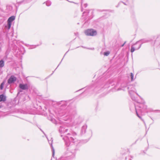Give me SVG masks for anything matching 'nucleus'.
<instances>
[{
    "instance_id": "1",
    "label": "nucleus",
    "mask_w": 160,
    "mask_h": 160,
    "mask_svg": "<svg viewBox=\"0 0 160 160\" xmlns=\"http://www.w3.org/2000/svg\"><path fill=\"white\" fill-rule=\"evenodd\" d=\"M61 136L64 141L66 147L65 150L66 151L64 153V157H61L60 160H64V158H67L71 156L72 154L74 155L75 153L76 149L75 145L71 144V142L74 143H77L78 142V139L77 138V134L74 132L71 131L67 134L66 136L63 137L61 135Z\"/></svg>"
},
{
    "instance_id": "2",
    "label": "nucleus",
    "mask_w": 160,
    "mask_h": 160,
    "mask_svg": "<svg viewBox=\"0 0 160 160\" xmlns=\"http://www.w3.org/2000/svg\"><path fill=\"white\" fill-rule=\"evenodd\" d=\"M86 88L85 90L82 93L83 94L88 93V94L91 95L94 92H98L101 89V87L97 84L89 86L87 87Z\"/></svg>"
},
{
    "instance_id": "3",
    "label": "nucleus",
    "mask_w": 160,
    "mask_h": 160,
    "mask_svg": "<svg viewBox=\"0 0 160 160\" xmlns=\"http://www.w3.org/2000/svg\"><path fill=\"white\" fill-rule=\"evenodd\" d=\"M15 19V17L14 16L9 17L8 20L7 25H5L3 28V32L6 33L7 36H8V32L11 28L12 22Z\"/></svg>"
},
{
    "instance_id": "4",
    "label": "nucleus",
    "mask_w": 160,
    "mask_h": 160,
    "mask_svg": "<svg viewBox=\"0 0 160 160\" xmlns=\"http://www.w3.org/2000/svg\"><path fill=\"white\" fill-rule=\"evenodd\" d=\"M136 112H139L142 113L144 112L147 108V106L144 103H140L137 102L134 104Z\"/></svg>"
},
{
    "instance_id": "5",
    "label": "nucleus",
    "mask_w": 160,
    "mask_h": 160,
    "mask_svg": "<svg viewBox=\"0 0 160 160\" xmlns=\"http://www.w3.org/2000/svg\"><path fill=\"white\" fill-rule=\"evenodd\" d=\"M71 130L70 128L67 126L65 124H64L60 126L59 132L61 134L64 133L67 134L68 132H70Z\"/></svg>"
},
{
    "instance_id": "6",
    "label": "nucleus",
    "mask_w": 160,
    "mask_h": 160,
    "mask_svg": "<svg viewBox=\"0 0 160 160\" xmlns=\"http://www.w3.org/2000/svg\"><path fill=\"white\" fill-rule=\"evenodd\" d=\"M142 43H139V42L137 41L135 44L131 46L130 51L133 52L135 50L139 49L141 47Z\"/></svg>"
},
{
    "instance_id": "7",
    "label": "nucleus",
    "mask_w": 160,
    "mask_h": 160,
    "mask_svg": "<svg viewBox=\"0 0 160 160\" xmlns=\"http://www.w3.org/2000/svg\"><path fill=\"white\" fill-rule=\"evenodd\" d=\"M85 33L87 36H95L97 34L96 31L92 29H89L85 31Z\"/></svg>"
},
{
    "instance_id": "8",
    "label": "nucleus",
    "mask_w": 160,
    "mask_h": 160,
    "mask_svg": "<svg viewBox=\"0 0 160 160\" xmlns=\"http://www.w3.org/2000/svg\"><path fill=\"white\" fill-rule=\"evenodd\" d=\"M17 80V78L14 75H11L8 80V83L11 85L14 83Z\"/></svg>"
},
{
    "instance_id": "9",
    "label": "nucleus",
    "mask_w": 160,
    "mask_h": 160,
    "mask_svg": "<svg viewBox=\"0 0 160 160\" xmlns=\"http://www.w3.org/2000/svg\"><path fill=\"white\" fill-rule=\"evenodd\" d=\"M68 101H61L58 102L57 103L58 105H60L61 109L65 107L67 105Z\"/></svg>"
},
{
    "instance_id": "10",
    "label": "nucleus",
    "mask_w": 160,
    "mask_h": 160,
    "mask_svg": "<svg viewBox=\"0 0 160 160\" xmlns=\"http://www.w3.org/2000/svg\"><path fill=\"white\" fill-rule=\"evenodd\" d=\"M154 45L156 47H158L160 45V35H158L156 38Z\"/></svg>"
},
{
    "instance_id": "11",
    "label": "nucleus",
    "mask_w": 160,
    "mask_h": 160,
    "mask_svg": "<svg viewBox=\"0 0 160 160\" xmlns=\"http://www.w3.org/2000/svg\"><path fill=\"white\" fill-rule=\"evenodd\" d=\"M19 87L20 88L23 90H26L28 89V86L27 84H23L20 83L19 85Z\"/></svg>"
},
{
    "instance_id": "12",
    "label": "nucleus",
    "mask_w": 160,
    "mask_h": 160,
    "mask_svg": "<svg viewBox=\"0 0 160 160\" xmlns=\"http://www.w3.org/2000/svg\"><path fill=\"white\" fill-rule=\"evenodd\" d=\"M87 128V126L86 125H84L81 128L80 134L82 135L85 133L86 132V130Z\"/></svg>"
},
{
    "instance_id": "13",
    "label": "nucleus",
    "mask_w": 160,
    "mask_h": 160,
    "mask_svg": "<svg viewBox=\"0 0 160 160\" xmlns=\"http://www.w3.org/2000/svg\"><path fill=\"white\" fill-rule=\"evenodd\" d=\"M31 0H22L21 1L17 2V4L19 5L22 4H24L29 2Z\"/></svg>"
},
{
    "instance_id": "14",
    "label": "nucleus",
    "mask_w": 160,
    "mask_h": 160,
    "mask_svg": "<svg viewBox=\"0 0 160 160\" xmlns=\"http://www.w3.org/2000/svg\"><path fill=\"white\" fill-rule=\"evenodd\" d=\"M130 87H128V92L129 93L130 95L132 94V93L133 92H135L136 91V89L134 88H131V89H129Z\"/></svg>"
},
{
    "instance_id": "15",
    "label": "nucleus",
    "mask_w": 160,
    "mask_h": 160,
    "mask_svg": "<svg viewBox=\"0 0 160 160\" xmlns=\"http://www.w3.org/2000/svg\"><path fill=\"white\" fill-rule=\"evenodd\" d=\"M120 83L119 82H117V84L115 86V89L116 91H118L122 90L121 88H120L119 86Z\"/></svg>"
},
{
    "instance_id": "16",
    "label": "nucleus",
    "mask_w": 160,
    "mask_h": 160,
    "mask_svg": "<svg viewBox=\"0 0 160 160\" xmlns=\"http://www.w3.org/2000/svg\"><path fill=\"white\" fill-rule=\"evenodd\" d=\"M6 100V97L2 94L0 95V102H4Z\"/></svg>"
},
{
    "instance_id": "17",
    "label": "nucleus",
    "mask_w": 160,
    "mask_h": 160,
    "mask_svg": "<svg viewBox=\"0 0 160 160\" xmlns=\"http://www.w3.org/2000/svg\"><path fill=\"white\" fill-rule=\"evenodd\" d=\"M116 82H114L113 80H110L108 82V84L110 85L108 87H110V85L111 86H112L113 85L115 84V83Z\"/></svg>"
},
{
    "instance_id": "18",
    "label": "nucleus",
    "mask_w": 160,
    "mask_h": 160,
    "mask_svg": "<svg viewBox=\"0 0 160 160\" xmlns=\"http://www.w3.org/2000/svg\"><path fill=\"white\" fill-rule=\"evenodd\" d=\"M138 41L139 42V43H142V44L143 43L148 42L149 40L146 39H144L140 40Z\"/></svg>"
},
{
    "instance_id": "19",
    "label": "nucleus",
    "mask_w": 160,
    "mask_h": 160,
    "mask_svg": "<svg viewBox=\"0 0 160 160\" xmlns=\"http://www.w3.org/2000/svg\"><path fill=\"white\" fill-rule=\"evenodd\" d=\"M52 141H51V143H50V142H49V143L51 146V149H52V156L53 157H54V153H55V151H54V148L53 147L52 145Z\"/></svg>"
},
{
    "instance_id": "20",
    "label": "nucleus",
    "mask_w": 160,
    "mask_h": 160,
    "mask_svg": "<svg viewBox=\"0 0 160 160\" xmlns=\"http://www.w3.org/2000/svg\"><path fill=\"white\" fill-rule=\"evenodd\" d=\"M136 112V113L137 116L139 118H140L141 120H142L143 122L144 123L145 125V122L143 119L139 115V114L138 113L139 112Z\"/></svg>"
},
{
    "instance_id": "21",
    "label": "nucleus",
    "mask_w": 160,
    "mask_h": 160,
    "mask_svg": "<svg viewBox=\"0 0 160 160\" xmlns=\"http://www.w3.org/2000/svg\"><path fill=\"white\" fill-rule=\"evenodd\" d=\"M4 62L3 60H0V68H2L4 67Z\"/></svg>"
},
{
    "instance_id": "22",
    "label": "nucleus",
    "mask_w": 160,
    "mask_h": 160,
    "mask_svg": "<svg viewBox=\"0 0 160 160\" xmlns=\"http://www.w3.org/2000/svg\"><path fill=\"white\" fill-rule=\"evenodd\" d=\"M76 113V112L75 111H73L72 110H71L69 112V115H74Z\"/></svg>"
},
{
    "instance_id": "23",
    "label": "nucleus",
    "mask_w": 160,
    "mask_h": 160,
    "mask_svg": "<svg viewBox=\"0 0 160 160\" xmlns=\"http://www.w3.org/2000/svg\"><path fill=\"white\" fill-rule=\"evenodd\" d=\"M130 95H131V98H132V99L133 101H136V102H137H137H138L136 98L135 97H134V96L132 94Z\"/></svg>"
},
{
    "instance_id": "24",
    "label": "nucleus",
    "mask_w": 160,
    "mask_h": 160,
    "mask_svg": "<svg viewBox=\"0 0 160 160\" xmlns=\"http://www.w3.org/2000/svg\"><path fill=\"white\" fill-rule=\"evenodd\" d=\"M28 46H29V48L30 49H33V48H35L36 47L38 46L39 45H28Z\"/></svg>"
},
{
    "instance_id": "25",
    "label": "nucleus",
    "mask_w": 160,
    "mask_h": 160,
    "mask_svg": "<svg viewBox=\"0 0 160 160\" xmlns=\"http://www.w3.org/2000/svg\"><path fill=\"white\" fill-rule=\"evenodd\" d=\"M130 74V77L131 79V81H133L135 79V78L134 79V74L132 72H131Z\"/></svg>"
},
{
    "instance_id": "26",
    "label": "nucleus",
    "mask_w": 160,
    "mask_h": 160,
    "mask_svg": "<svg viewBox=\"0 0 160 160\" xmlns=\"http://www.w3.org/2000/svg\"><path fill=\"white\" fill-rule=\"evenodd\" d=\"M10 50L9 49H8L7 50V51H6V53H5L6 58H7V56L8 55V54H9V52H10Z\"/></svg>"
},
{
    "instance_id": "27",
    "label": "nucleus",
    "mask_w": 160,
    "mask_h": 160,
    "mask_svg": "<svg viewBox=\"0 0 160 160\" xmlns=\"http://www.w3.org/2000/svg\"><path fill=\"white\" fill-rule=\"evenodd\" d=\"M51 2L49 1H47L46 2V4L47 6H49L51 5Z\"/></svg>"
},
{
    "instance_id": "28",
    "label": "nucleus",
    "mask_w": 160,
    "mask_h": 160,
    "mask_svg": "<svg viewBox=\"0 0 160 160\" xmlns=\"http://www.w3.org/2000/svg\"><path fill=\"white\" fill-rule=\"evenodd\" d=\"M110 54V52L109 51H107L106 52H105L103 53V54L105 56H108Z\"/></svg>"
},
{
    "instance_id": "29",
    "label": "nucleus",
    "mask_w": 160,
    "mask_h": 160,
    "mask_svg": "<svg viewBox=\"0 0 160 160\" xmlns=\"http://www.w3.org/2000/svg\"><path fill=\"white\" fill-rule=\"evenodd\" d=\"M4 82L3 81V82H2L0 85V88L1 90H2L3 88V86L4 84Z\"/></svg>"
},
{
    "instance_id": "30",
    "label": "nucleus",
    "mask_w": 160,
    "mask_h": 160,
    "mask_svg": "<svg viewBox=\"0 0 160 160\" xmlns=\"http://www.w3.org/2000/svg\"><path fill=\"white\" fill-rule=\"evenodd\" d=\"M12 7L11 6H8L7 7V9H8L9 11H11L12 9Z\"/></svg>"
},
{
    "instance_id": "31",
    "label": "nucleus",
    "mask_w": 160,
    "mask_h": 160,
    "mask_svg": "<svg viewBox=\"0 0 160 160\" xmlns=\"http://www.w3.org/2000/svg\"><path fill=\"white\" fill-rule=\"evenodd\" d=\"M3 44V42H0V52L1 51V48L2 46V45Z\"/></svg>"
},
{
    "instance_id": "32",
    "label": "nucleus",
    "mask_w": 160,
    "mask_h": 160,
    "mask_svg": "<svg viewBox=\"0 0 160 160\" xmlns=\"http://www.w3.org/2000/svg\"><path fill=\"white\" fill-rule=\"evenodd\" d=\"M17 46H16V45H14L13 46V50H15V51H16L17 50Z\"/></svg>"
},
{
    "instance_id": "33",
    "label": "nucleus",
    "mask_w": 160,
    "mask_h": 160,
    "mask_svg": "<svg viewBox=\"0 0 160 160\" xmlns=\"http://www.w3.org/2000/svg\"><path fill=\"white\" fill-rule=\"evenodd\" d=\"M88 132L90 133V135H89V137H90L92 135V131L90 130L88 131Z\"/></svg>"
},
{
    "instance_id": "34",
    "label": "nucleus",
    "mask_w": 160,
    "mask_h": 160,
    "mask_svg": "<svg viewBox=\"0 0 160 160\" xmlns=\"http://www.w3.org/2000/svg\"><path fill=\"white\" fill-rule=\"evenodd\" d=\"M82 47L83 48H86V49H91V50H94V48H87L86 47H83V46H82Z\"/></svg>"
},
{
    "instance_id": "35",
    "label": "nucleus",
    "mask_w": 160,
    "mask_h": 160,
    "mask_svg": "<svg viewBox=\"0 0 160 160\" xmlns=\"http://www.w3.org/2000/svg\"><path fill=\"white\" fill-rule=\"evenodd\" d=\"M87 6H88L87 4V3H85V4H84V5H83V7L85 8H86V7H87Z\"/></svg>"
},
{
    "instance_id": "36",
    "label": "nucleus",
    "mask_w": 160,
    "mask_h": 160,
    "mask_svg": "<svg viewBox=\"0 0 160 160\" xmlns=\"http://www.w3.org/2000/svg\"><path fill=\"white\" fill-rule=\"evenodd\" d=\"M152 111L155 112H160V110H155L154 111L152 110Z\"/></svg>"
},
{
    "instance_id": "37",
    "label": "nucleus",
    "mask_w": 160,
    "mask_h": 160,
    "mask_svg": "<svg viewBox=\"0 0 160 160\" xmlns=\"http://www.w3.org/2000/svg\"><path fill=\"white\" fill-rule=\"evenodd\" d=\"M86 14H87V12H84L83 13V16H84L85 15H86Z\"/></svg>"
},
{
    "instance_id": "38",
    "label": "nucleus",
    "mask_w": 160,
    "mask_h": 160,
    "mask_svg": "<svg viewBox=\"0 0 160 160\" xmlns=\"http://www.w3.org/2000/svg\"><path fill=\"white\" fill-rule=\"evenodd\" d=\"M82 122V121L81 120L80 122H77L76 123V124H79L81 122Z\"/></svg>"
},
{
    "instance_id": "39",
    "label": "nucleus",
    "mask_w": 160,
    "mask_h": 160,
    "mask_svg": "<svg viewBox=\"0 0 160 160\" xmlns=\"http://www.w3.org/2000/svg\"><path fill=\"white\" fill-rule=\"evenodd\" d=\"M126 41H125V42H124V43H123V44H122V45H121V47H123V46H124V44L126 43Z\"/></svg>"
},
{
    "instance_id": "40",
    "label": "nucleus",
    "mask_w": 160,
    "mask_h": 160,
    "mask_svg": "<svg viewBox=\"0 0 160 160\" xmlns=\"http://www.w3.org/2000/svg\"><path fill=\"white\" fill-rule=\"evenodd\" d=\"M83 88H82V89H80V90H78L77 91V92H78V91H80V90H82V89H83Z\"/></svg>"
},
{
    "instance_id": "41",
    "label": "nucleus",
    "mask_w": 160,
    "mask_h": 160,
    "mask_svg": "<svg viewBox=\"0 0 160 160\" xmlns=\"http://www.w3.org/2000/svg\"><path fill=\"white\" fill-rule=\"evenodd\" d=\"M63 58L62 59L61 62H60V63L58 65V66L59 65V64L61 63V62H62V59H63Z\"/></svg>"
},
{
    "instance_id": "42",
    "label": "nucleus",
    "mask_w": 160,
    "mask_h": 160,
    "mask_svg": "<svg viewBox=\"0 0 160 160\" xmlns=\"http://www.w3.org/2000/svg\"><path fill=\"white\" fill-rule=\"evenodd\" d=\"M75 35H77L78 34V33H75Z\"/></svg>"
},
{
    "instance_id": "43",
    "label": "nucleus",
    "mask_w": 160,
    "mask_h": 160,
    "mask_svg": "<svg viewBox=\"0 0 160 160\" xmlns=\"http://www.w3.org/2000/svg\"><path fill=\"white\" fill-rule=\"evenodd\" d=\"M11 36L12 37L13 36V33H12V35H11Z\"/></svg>"
},
{
    "instance_id": "44",
    "label": "nucleus",
    "mask_w": 160,
    "mask_h": 160,
    "mask_svg": "<svg viewBox=\"0 0 160 160\" xmlns=\"http://www.w3.org/2000/svg\"><path fill=\"white\" fill-rule=\"evenodd\" d=\"M50 113H51V114H52V115H51V117H52V115H53V114H52V113H51V112H50Z\"/></svg>"
},
{
    "instance_id": "45",
    "label": "nucleus",
    "mask_w": 160,
    "mask_h": 160,
    "mask_svg": "<svg viewBox=\"0 0 160 160\" xmlns=\"http://www.w3.org/2000/svg\"><path fill=\"white\" fill-rule=\"evenodd\" d=\"M150 118L152 120H153L152 118H151V117H150Z\"/></svg>"
},
{
    "instance_id": "46",
    "label": "nucleus",
    "mask_w": 160,
    "mask_h": 160,
    "mask_svg": "<svg viewBox=\"0 0 160 160\" xmlns=\"http://www.w3.org/2000/svg\"><path fill=\"white\" fill-rule=\"evenodd\" d=\"M121 2L123 3V4H125V5H126V4H125L124 3V2Z\"/></svg>"
},
{
    "instance_id": "47",
    "label": "nucleus",
    "mask_w": 160,
    "mask_h": 160,
    "mask_svg": "<svg viewBox=\"0 0 160 160\" xmlns=\"http://www.w3.org/2000/svg\"><path fill=\"white\" fill-rule=\"evenodd\" d=\"M67 53V52H66V53H65V55H64V56H65V55L66 54V53Z\"/></svg>"
},
{
    "instance_id": "48",
    "label": "nucleus",
    "mask_w": 160,
    "mask_h": 160,
    "mask_svg": "<svg viewBox=\"0 0 160 160\" xmlns=\"http://www.w3.org/2000/svg\"><path fill=\"white\" fill-rule=\"evenodd\" d=\"M41 130L42 131V132H43V131H42L41 129ZM44 133V132H43Z\"/></svg>"
},
{
    "instance_id": "49",
    "label": "nucleus",
    "mask_w": 160,
    "mask_h": 160,
    "mask_svg": "<svg viewBox=\"0 0 160 160\" xmlns=\"http://www.w3.org/2000/svg\"><path fill=\"white\" fill-rule=\"evenodd\" d=\"M81 5H82V2Z\"/></svg>"
},
{
    "instance_id": "50",
    "label": "nucleus",
    "mask_w": 160,
    "mask_h": 160,
    "mask_svg": "<svg viewBox=\"0 0 160 160\" xmlns=\"http://www.w3.org/2000/svg\"><path fill=\"white\" fill-rule=\"evenodd\" d=\"M129 160H132L131 159H130Z\"/></svg>"
}]
</instances>
